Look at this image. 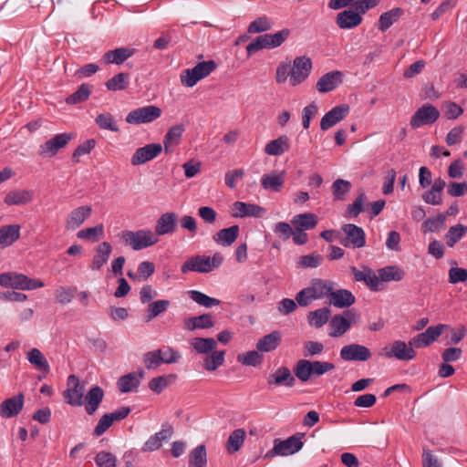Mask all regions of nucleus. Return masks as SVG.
<instances>
[{"label": "nucleus", "instance_id": "obj_1", "mask_svg": "<svg viewBox=\"0 0 467 467\" xmlns=\"http://www.w3.org/2000/svg\"><path fill=\"white\" fill-rule=\"evenodd\" d=\"M119 237L125 245L139 251L158 243L159 238L150 230H138L136 232L125 230L119 234Z\"/></svg>", "mask_w": 467, "mask_h": 467}, {"label": "nucleus", "instance_id": "obj_2", "mask_svg": "<svg viewBox=\"0 0 467 467\" xmlns=\"http://www.w3.org/2000/svg\"><path fill=\"white\" fill-rule=\"evenodd\" d=\"M0 285L20 290L41 288L45 284L39 279L30 278L26 275L7 272L0 275Z\"/></svg>", "mask_w": 467, "mask_h": 467}, {"label": "nucleus", "instance_id": "obj_3", "mask_svg": "<svg viewBox=\"0 0 467 467\" xmlns=\"http://www.w3.org/2000/svg\"><path fill=\"white\" fill-rule=\"evenodd\" d=\"M161 109L155 105H148L135 109L126 116V122L129 124L140 125L150 123L161 116Z\"/></svg>", "mask_w": 467, "mask_h": 467}, {"label": "nucleus", "instance_id": "obj_4", "mask_svg": "<svg viewBox=\"0 0 467 467\" xmlns=\"http://www.w3.org/2000/svg\"><path fill=\"white\" fill-rule=\"evenodd\" d=\"M313 63L309 57L299 56L291 64V86L296 87L306 81L311 74Z\"/></svg>", "mask_w": 467, "mask_h": 467}, {"label": "nucleus", "instance_id": "obj_5", "mask_svg": "<svg viewBox=\"0 0 467 467\" xmlns=\"http://www.w3.org/2000/svg\"><path fill=\"white\" fill-rule=\"evenodd\" d=\"M383 354L389 358H395L399 360L409 361L416 357V351L413 349V346L407 344L402 340H395L391 344L386 346L382 349Z\"/></svg>", "mask_w": 467, "mask_h": 467}, {"label": "nucleus", "instance_id": "obj_6", "mask_svg": "<svg viewBox=\"0 0 467 467\" xmlns=\"http://www.w3.org/2000/svg\"><path fill=\"white\" fill-rule=\"evenodd\" d=\"M67 388L63 392L67 403L71 406L78 407L83 404V396L85 391L84 383H80L76 375H70L67 381Z\"/></svg>", "mask_w": 467, "mask_h": 467}, {"label": "nucleus", "instance_id": "obj_7", "mask_svg": "<svg viewBox=\"0 0 467 467\" xmlns=\"http://www.w3.org/2000/svg\"><path fill=\"white\" fill-rule=\"evenodd\" d=\"M72 139L73 135L71 133L65 132L57 134L44 144L40 145L38 154L43 158L54 157L58 150L64 148Z\"/></svg>", "mask_w": 467, "mask_h": 467}, {"label": "nucleus", "instance_id": "obj_8", "mask_svg": "<svg viewBox=\"0 0 467 467\" xmlns=\"http://www.w3.org/2000/svg\"><path fill=\"white\" fill-rule=\"evenodd\" d=\"M346 236L340 240L345 247L361 248L366 244V234L364 230L356 224L348 223L342 227Z\"/></svg>", "mask_w": 467, "mask_h": 467}, {"label": "nucleus", "instance_id": "obj_9", "mask_svg": "<svg viewBox=\"0 0 467 467\" xmlns=\"http://www.w3.org/2000/svg\"><path fill=\"white\" fill-rule=\"evenodd\" d=\"M440 117V111L431 104L419 108L410 119V126L418 129L424 125L434 123Z\"/></svg>", "mask_w": 467, "mask_h": 467}, {"label": "nucleus", "instance_id": "obj_10", "mask_svg": "<svg viewBox=\"0 0 467 467\" xmlns=\"http://www.w3.org/2000/svg\"><path fill=\"white\" fill-rule=\"evenodd\" d=\"M354 319L355 314L351 310L335 315L329 322L330 331L328 335L332 337H341L350 328Z\"/></svg>", "mask_w": 467, "mask_h": 467}, {"label": "nucleus", "instance_id": "obj_11", "mask_svg": "<svg viewBox=\"0 0 467 467\" xmlns=\"http://www.w3.org/2000/svg\"><path fill=\"white\" fill-rule=\"evenodd\" d=\"M447 327L448 326L443 324L429 327L424 332L411 338L410 345L417 348H425L434 342Z\"/></svg>", "mask_w": 467, "mask_h": 467}, {"label": "nucleus", "instance_id": "obj_12", "mask_svg": "<svg viewBox=\"0 0 467 467\" xmlns=\"http://www.w3.org/2000/svg\"><path fill=\"white\" fill-rule=\"evenodd\" d=\"M372 356L369 348L359 344H349L340 349V358L345 361H367Z\"/></svg>", "mask_w": 467, "mask_h": 467}, {"label": "nucleus", "instance_id": "obj_13", "mask_svg": "<svg viewBox=\"0 0 467 467\" xmlns=\"http://www.w3.org/2000/svg\"><path fill=\"white\" fill-rule=\"evenodd\" d=\"M162 151L160 143H150L137 149L131 157L130 163L133 166L144 164L155 159Z\"/></svg>", "mask_w": 467, "mask_h": 467}, {"label": "nucleus", "instance_id": "obj_14", "mask_svg": "<svg viewBox=\"0 0 467 467\" xmlns=\"http://www.w3.org/2000/svg\"><path fill=\"white\" fill-rule=\"evenodd\" d=\"M265 209L258 204L237 201L233 203L231 215L234 218H261L265 215Z\"/></svg>", "mask_w": 467, "mask_h": 467}, {"label": "nucleus", "instance_id": "obj_15", "mask_svg": "<svg viewBox=\"0 0 467 467\" xmlns=\"http://www.w3.org/2000/svg\"><path fill=\"white\" fill-rule=\"evenodd\" d=\"M349 106L348 104H340L334 107L327 112L320 121V129L327 130L341 120H343L349 113Z\"/></svg>", "mask_w": 467, "mask_h": 467}, {"label": "nucleus", "instance_id": "obj_16", "mask_svg": "<svg viewBox=\"0 0 467 467\" xmlns=\"http://www.w3.org/2000/svg\"><path fill=\"white\" fill-rule=\"evenodd\" d=\"M344 74L338 70H333L324 74L317 82L316 88L319 93H327L336 89L343 83Z\"/></svg>", "mask_w": 467, "mask_h": 467}, {"label": "nucleus", "instance_id": "obj_17", "mask_svg": "<svg viewBox=\"0 0 467 467\" xmlns=\"http://www.w3.org/2000/svg\"><path fill=\"white\" fill-rule=\"evenodd\" d=\"M302 436H304L303 433H297L284 441L275 439V451H278L281 456L292 455L299 451L303 447Z\"/></svg>", "mask_w": 467, "mask_h": 467}, {"label": "nucleus", "instance_id": "obj_18", "mask_svg": "<svg viewBox=\"0 0 467 467\" xmlns=\"http://www.w3.org/2000/svg\"><path fill=\"white\" fill-rule=\"evenodd\" d=\"M92 208L88 205L79 206L72 210L65 222V228L67 231H74L81 226L91 215Z\"/></svg>", "mask_w": 467, "mask_h": 467}, {"label": "nucleus", "instance_id": "obj_19", "mask_svg": "<svg viewBox=\"0 0 467 467\" xmlns=\"http://www.w3.org/2000/svg\"><path fill=\"white\" fill-rule=\"evenodd\" d=\"M183 274L189 272L209 273L213 271L210 256L195 255L183 263L181 268Z\"/></svg>", "mask_w": 467, "mask_h": 467}, {"label": "nucleus", "instance_id": "obj_20", "mask_svg": "<svg viewBox=\"0 0 467 467\" xmlns=\"http://www.w3.org/2000/svg\"><path fill=\"white\" fill-rule=\"evenodd\" d=\"M178 215L173 213H165L160 216L155 224V234L158 235L171 234L177 229Z\"/></svg>", "mask_w": 467, "mask_h": 467}, {"label": "nucleus", "instance_id": "obj_21", "mask_svg": "<svg viewBox=\"0 0 467 467\" xmlns=\"http://www.w3.org/2000/svg\"><path fill=\"white\" fill-rule=\"evenodd\" d=\"M24 395L19 393L10 399H6L0 405V415L3 418H13L23 409Z\"/></svg>", "mask_w": 467, "mask_h": 467}, {"label": "nucleus", "instance_id": "obj_22", "mask_svg": "<svg viewBox=\"0 0 467 467\" xmlns=\"http://www.w3.org/2000/svg\"><path fill=\"white\" fill-rule=\"evenodd\" d=\"M112 252V246L109 242L100 243L95 249V254L89 265V268L92 271H99L108 262L110 254Z\"/></svg>", "mask_w": 467, "mask_h": 467}, {"label": "nucleus", "instance_id": "obj_23", "mask_svg": "<svg viewBox=\"0 0 467 467\" xmlns=\"http://www.w3.org/2000/svg\"><path fill=\"white\" fill-rule=\"evenodd\" d=\"M295 377L286 367L278 368L274 373L267 378L268 385L293 387L295 385Z\"/></svg>", "mask_w": 467, "mask_h": 467}, {"label": "nucleus", "instance_id": "obj_24", "mask_svg": "<svg viewBox=\"0 0 467 467\" xmlns=\"http://www.w3.org/2000/svg\"><path fill=\"white\" fill-rule=\"evenodd\" d=\"M336 22L341 29H351L361 24L362 16L353 9H347L337 15Z\"/></svg>", "mask_w": 467, "mask_h": 467}, {"label": "nucleus", "instance_id": "obj_25", "mask_svg": "<svg viewBox=\"0 0 467 467\" xmlns=\"http://www.w3.org/2000/svg\"><path fill=\"white\" fill-rule=\"evenodd\" d=\"M134 51L135 50L133 48L129 47H118L109 50L102 56L101 61L104 64L121 65L128 58L133 56Z\"/></svg>", "mask_w": 467, "mask_h": 467}, {"label": "nucleus", "instance_id": "obj_26", "mask_svg": "<svg viewBox=\"0 0 467 467\" xmlns=\"http://www.w3.org/2000/svg\"><path fill=\"white\" fill-rule=\"evenodd\" d=\"M173 433V429L171 426H168L167 428H163L161 431L155 433L150 436L143 445L142 450L144 451H154L160 449L162 445V441L169 440Z\"/></svg>", "mask_w": 467, "mask_h": 467}, {"label": "nucleus", "instance_id": "obj_27", "mask_svg": "<svg viewBox=\"0 0 467 467\" xmlns=\"http://www.w3.org/2000/svg\"><path fill=\"white\" fill-rule=\"evenodd\" d=\"M104 398V391L99 386H93L85 397V410L88 415H93L99 409Z\"/></svg>", "mask_w": 467, "mask_h": 467}, {"label": "nucleus", "instance_id": "obj_28", "mask_svg": "<svg viewBox=\"0 0 467 467\" xmlns=\"http://www.w3.org/2000/svg\"><path fill=\"white\" fill-rule=\"evenodd\" d=\"M20 225L8 224L0 227V249L12 245L20 237Z\"/></svg>", "mask_w": 467, "mask_h": 467}, {"label": "nucleus", "instance_id": "obj_29", "mask_svg": "<svg viewBox=\"0 0 467 467\" xmlns=\"http://www.w3.org/2000/svg\"><path fill=\"white\" fill-rule=\"evenodd\" d=\"M240 228L239 225L235 224L228 228H223L218 231L213 235V240L218 244L223 246H230L235 242L239 235Z\"/></svg>", "mask_w": 467, "mask_h": 467}, {"label": "nucleus", "instance_id": "obj_30", "mask_svg": "<svg viewBox=\"0 0 467 467\" xmlns=\"http://www.w3.org/2000/svg\"><path fill=\"white\" fill-rule=\"evenodd\" d=\"M281 339V333L275 330L261 337L256 344V348L259 351L270 352L275 350L280 345Z\"/></svg>", "mask_w": 467, "mask_h": 467}, {"label": "nucleus", "instance_id": "obj_31", "mask_svg": "<svg viewBox=\"0 0 467 467\" xmlns=\"http://www.w3.org/2000/svg\"><path fill=\"white\" fill-rule=\"evenodd\" d=\"M329 302L336 307H348L355 303V296L347 289H339L332 291Z\"/></svg>", "mask_w": 467, "mask_h": 467}, {"label": "nucleus", "instance_id": "obj_32", "mask_svg": "<svg viewBox=\"0 0 467 467\" xmlns=\"http://www.w3.org/2000/svg\"><path fill=\"white\" fill-rule=\"evenodd\" d=\"M34 192L29 190H15L9 192L5 197V202L8 205L26 204L33 200Z\"/></svg>", "mask_w": 467, "mask_h": 467}, {"label": "nucleus", "instance_id": "obj_33", "mask_svg": "<svg viewBox=\"0 0 467 467\" xmlns=\"http://www.w3.org/2000/svg\"><path fill=\"white\" fill-rule=\"evenodd\" d=\"M289 139L283 135L275 140H270L265 148V152L268 155L278 156L289 150Z\"/></svg>", "mask_w": 467, "mask_h": 467}, {"label": "nucleus", "instance_id": "obj_34", "mask_svg": "<svg viewBox=\"0 0 467 467\" xmlns=\"http://www.w3.org/2000/svg\"><path fill=\"white\" fill-rule=\"evenodd\" d=\"M291 223L295 228L311 230L317 224V216L311 213H300L294 216Z\"/></svg>", "mask_w": 467, "mask_h": 467}, {"label": "nucleus", "instance_id": "obj_35", "mask_svg": "<svg viewBox=\"0 0 467 467\" xmlns=\"http://www.w3.org/2000/svg\"><path fill=\"white\" fill-rule=\"evenodd\" d=\"M403 15L401 8L396 7L380 15L378 28L381 32L388 30Z\"/></svg>", "mask_w": 467, "mask_h": 467}, {"label": "nucleus", "instance_id": "obj_36", "mask_svg": "<svg viewBox=\"0 0 467 467\" xmlns=\"http://www.w3.org/2000/svg\"><path fill=\"white\" fill-rule=\"evenodd\" d=\"M26 358L28 361L35 366L38 370L43 371L45 374L49 373L50 367L49 364L45 358V356L42 354V352L38 348H32L30 349L27 354Z\"/></svg>", "mask_w": 467, "mask_h": 467}, {"label": "nucleus", "instance_id": "obj_37", "mask_svg": "<svg viewBox=\"0 0 467 467\" xmlns=\"http://www.w3.org/2000/svg\"><path fill=\"white\" fill-rule=\"evenodd\" d=\"M315 299H320L326 296L330 298L333 291V283L330 281H324L321 279L314 280L312 285L309 287Z\"/></svg>", "mask_w": 467, "mask_h": 467}, {"label": "nucleus", "instance_id": "obj_38", "mask_svg": "<svg viewBox=\"0 0 467 467\" xmlns=\"http://www.w3.org/2000/svg\"><path fill=\"white\" fill-rule=\"evenodd\" d=\"M185 129L182 124H177L171 127L163 138L164 150L168 153L171 151V147L174 144H178V140L181 139Z\"/></svg>", "mask_w": 467, "mask_h": 467}, {"label": "nucleus", "instance_id": "obj_39", "mask_svg": "<svg viewBox=\"0 0 467 467\" xmlns=\"http://www.w3.org/2000/svg\"><path fill=\"white\" fill-rule=\"evenodd\" d=\"M330 315L331 311L327 307H322L315 311H311L307 315L308 323L310 326L319 328L329 320Z\"/></svg>", "mask_w": 467, "mask_h": 467}, {"label": "nucleus", "instance_id": "obj_40", "mask_svg": "<svg viewBox=\"0 0 467 467\" xmlns=\"http://www.w3.org/2000/svg\"><path fill=\"white\" fill-rule=\"evenodd\" d=\"M188 467H205L207 464L206 447L200 444L195 447L189 454Z\"/></svg>", "mask_w": 467, "mask_h": 467}, {"label": "nucleus", "instance_id": "obj_41", "mask_svg": "<svg viewBox=\"0 0 467 467\" xmlns=\"http://www.w3.org/2000/svg\"><path fill=\"white\" fill-rule=\"evenodd\" d=\"M140 383V381L136 376V373L132 372L120 377L117 385L121 393H128L136 390Z\"/></svg>", "mask_w": 467, "mask_h": 467}, {"label": "nucleus", "instance_id": "obj_42", "mask_svg": "<svg viewBox=\"0 0 467 467\" xmlns=\"http://www.w3.org/2000/svg\"><path fill=\"white\" fill-rule=\"evenodd\" d=\"M92 85L88 83L81 84L77 91L66 99L67 104L75 105L88 100L92 92Z\"/></svg>", "mask_w": 467, "mask_h": 467}, {"label": "nucleus", "instance_id": "obj_43", "mask_svg": "<svg viewBox=\"0 0 467 467\" xmlns=\"http://www.w3.org/2000/svg\"><path fill=\"white\" fill-rule=\"evenodd\" d=\"M130 83V74L120 72L107 80L105 83L106 88L110 91L124 90L128 88Z\"/></svg>", "mask_w": 467, "mask_h": 467}, {"label": "nucleus", "instance_id": "obj_44", "mask_svg": "<svg viewBox=\"0 0 467 467\" xmlns=\"http://www.w3.org/2000/svg\"><path fill=\"white\" fill-rule=\"evenodd\" d=\"M245 438V431L244 429L234 430L229 436L226 441V450L230 454H233L240 450Z\"/></svg>", "mask_w": 467, "mask_h": 467}, {"label": "nucleus", "instance_id": "obj_45", "mask_svg": "<svg viewBox=\"0 0 467 467\" xmlns=\"http://www.w3.org/2000/svg\"><path fill=\"white\" fill-rule=\"evenodd\" d=\"M294 373L302 382L308 381L313 376L311 360L299 359L294 367Z\"/></svg>", "mask_w": 467, "mask_h": 467}, {"label": "nucleus", "instance_id": "obj_46", "mask_svg": "<svg viewBox=\"0 0 467 467\" xmlns=\"http://www.w3.org/2000/svg\"><path fill=\"white\" fill-rule=\"evenodd\" d=\"M467 232V226L458 223L449 228L444 238L449 247H453Z\"/></svg>", "mask_w": 467, "mask_h": 467}, {"label": "nucleus", "instance_id": "obj_47", "mask_svg": "<svg viewBox=\"0 0 467 467\" xmlns=\"http://www.w3.org/2000/svg\"><path fill=\"white\" fill-rule=\"evenodd\" d=\"M446 215L439 213L436 216L427 219L421 225L422 232L436 233L445 228Z\"/></svg>", "mask_w": 467, "mask_h": 467}, {"label": "nucleus", "instance_id": "obj_48", "mask_svg": "<svg viewBox=\"0 0 467 467\" xmlns=\"http://www.w3.org/2000/svg\"><path fill=\"white\" fill-rule=\"evenodd\" d=\"M170 306V301L166 299L157 300L148 306L145 321L150 322L159 315L165 312Z\"/></svg>", "mask_w": 467, "mask_h": 467}, {"label": "nucleus", "instance_id": "obj_49", "mask_svg": "<svg viewBox=\"0 0 467 467\" xmlns=\"http://www.w3.org/2000/svg\"><path fill=\"white\" fill-rule=\"evenodd\" d=\"M191 344L194 350L200 354H207L213 351L217 347V343L213 337H195Z\"/></svg>", "mask_w": 467, "mask_h": 467}, {"label": "nucleus", "instance_id": "obj_50", "mask_svg": "<svg viewBox=\"0 0 467 467\" xmlns=\"http://www.w3.org/2000/svg\"><path fill=\"white\" fill-rule=\"evenodd\" d=\"M379 275L381 281H400L403 279L405 273L396 265L386 266L379 270Z\"/></svg>", "mask_w": 467, "mask_h": 467}, {"label": "nucleus", "instance_id": "obj_51", "mask_svg": "<svg viewBox=\"0 0 467 467\" xmlns=\"http://www.w3.org/2000/svg\"><path fill=\"white\" fill-rule=\"evenodd\" d=\"M290 36L288 28L282 29L275 34H265L264 37L266 41L267 49L280 47Z\"/></svg>", "mask_w": 467, "mask_h": 467}, {"label": "nucleus", "instance_id": "obj_52", "mask_svg": "<svg viewBox=\"0 0 467 467\" xmlns=\"http://www.w3.org/2000/svg\"><path fill=\"white\" fill-rule=\"evenodd\" d=\"M188 295L192 300L205 307H213L214 306L220 305L221 303L220 300L214 297H211L197 290H190Z\"/></svg>", "mask_w": 467, "mask_h": 467}, {"label": "nucleus", "instance_id": "obj_53", "mask_svg": "<svg viewBox=\"0 0 467 467\" xmlns=\"http://www.w3.org/2000/svg\"><path fill=\"white\" fill-rule=\"evenodd\" d=\"M95 122L101 130H107L113 132H118L119 130L111 113L107 112L99 114L95 119Z\"/></svg>", "mask_w": 467, "mask_h": 467}, {"label": "nucleus", "instance_id": "obj_54", "mask_svg": "<svg viewBox=\"0 0 467 467\" xmlns=\"http://www.w3.org/2000/svg\"><path fill=\"white\" fill-rule=\"evenodd\" d=\"M351 188V183L343 179H337L332 183V192L336 200L343 201Z\"/></svg>", "mask_w": 467, "mask_h": 467}, {"label": "nucleus", "instance_id": "obj_55", "mask_svg": "<svg viewBox=\"0 0 467 467\" xmlns=\"http://www.w3.org/2000/svg\"><path fill=\"white\" fill-rule=\"evenodd\" d=\"M261 184L264 189L279 192L284 185V180L280 175L266 174L262 177Z\"/></svg>", "mask_w": 467, "mask_h": 467}, {"label": "nucleus", "instance_id": "obj_56", "mask_svg": "<svg viewBox=\"0 0 467 467\" xmlns=\"http://www.w3.org/2000/svg\"><path fill=\"white\" fill-rule=\"evenodd\" d=\"M176 375L159 376L151 379L149 382V388L155 393L160 394L171 383L170 379H175Z\"/></svg>", "mask_w": 467, "mask_h": 467}, {"label": "nucleus", "instance_id": "obj_57", "mask_svg": "<svg viewBox=\"0 0 467 467\" xmlns=\"http://www.w3.org/2000/svg\"><path fill=\"white\" fill-rule=\"evenodd\" d=\"M272 21L265 16H260L254 20L248 26L247 31L250 34H256L261 32H265L272 27Z\"/></svg>", "mask_w": 467, "mask_h": 467}, {"label": "nucleus", "instance_id": "obj_58", "mask_svg": "<svg viewBox=\"0 0 467 467\" xmlns=\"http://www.w3.org/2000/svg\"><path fill=\"white\" fill-rule=\"evenodd\" d=\"M143 363L147 369H154L162 364L161 348L149 351L143 356Z\"/></svg>", "mask_w": 467, "mask_h": 467}, {"label": "nucleus", "instance_id": "obj_59", "mask_svg": "<svg viewBox=\"0 0 467 467\" xmlns=\"http://www.w3.org/2000/svg\"><path fill=\"white\" fill-rule=\"evenodd\" d=\"M76 292V286H59L55 292V296L59 304L66 305L72 301Z\"/></svg>", "mask_w": 467, "mask_h": 467}, {"label": "nucleus", "instance_id": "obj_60", "mask_svg": "<svg viewBox=\"0 0 467 467\" xmlns=\"http://www.w3.org/2000/svg\"><path fill=\"white\" fill-rule=\"evenodd\" d=\"M104 227L102 224H98L94 227H88L78 232L77 236L82 240H92L97 242L99 237L103 234Z\"/></svg>", "mask_w": 467, "mask_h": 467}, {"label": "nucleus", "instance_id": "obj_61", "mask_svg": "<svg viewBox=\"0 0 467 467\" xmlns=\"http://www.w3.org/2000/svg\"><path fill=\"white\" fill-rule=\"evenodd\" d=\"M263 355L259 354L256 350L248 351L237 356V361L245 366L256 367L261 364Z\"/></svg>", "mask_w": 467, "mask_h": 467}, {"label": "nucleus", "instance_id": "obj_62", "mask_svg": "<svg viewBox=\"0 0 467 467\" xmlns=\"http://www.w3.org/2000/svg\"><path fill=\"white\" fill-rule=\"evenodd\" d=\"M224 361V351H213V353L204 359V368L208 371H213L219 368Z\"/></svg>", "mask_w": 467, "mask_h": 467}, {"label": "nucleus", "instance_id": "obj_63", "mask_svg": "<svg viewBox=\"0 0 467 467\" xmlns=\"http://www.w3.org/2000/svg\"><path fill=\"white\" fill-rule=\"evenodd\" d=\"M180 80L183 87L192 88L201 78L192 67L182 70L180 75Z\"/></svg>", "mask_w": 467, "mask_h": 467}, {"label": "nucleus", "instance_id": "obj_64", "mask_svg": "<svg viewBox=\"0 0 467 467\" xmlns=\"http://www.w3.org/2000/svg\"><path fill=\"white\" fill-rule=\"evenodd\" d=\"M95 462L99 467H115L117 459L109 451H99L95 457Z\"/></svg>", "mask_w": 467, "mask_h": 467}]
</instances>
